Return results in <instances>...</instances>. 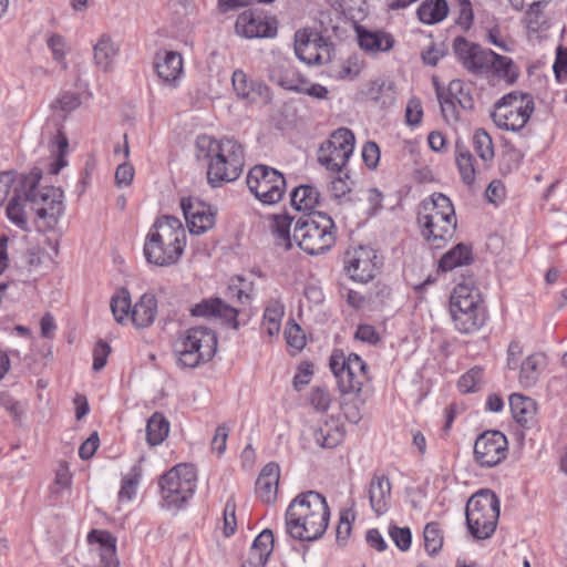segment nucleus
I'll return each mask as SVG.
<instances>
[{
    "mask_svg": "<svg viewBox=\"0 0 567 567\" xmlns=\"http://www.w3.org/2000/svg\"><path fill=\"white\" fill-rule=\"evenodd\" d=\"M41 179L40 171H32L28 175L20 176V185H23L24 202H29V208L34 210L35 225L40 231L53 230L64 213L63 193L56 187L38 188Z\"/></svg>",
    "mask_w": 567,
    "mask_h": 567,
    "instance_id": "5",
    "label": "nucleus"
},
{
    "mask_svg": "<svg viewBox=\"0 0 567 567\" xmlns=\"http://www.w3.org/2000/svg\"><path fill=\"white\" fill-rule=\"evenodd\" d=\"M118 53L120 45L109 34H103L93 45L94 65L105 73L112 72Z\"/></svg>",
    "mask_w": 567,
    "mask_h": 567,
    "instance_id": "26",
    "label": "nucleus"
},
{
    "mask_svg": "<svg viewBox=\"0 0 567 567\" xmlns=\"http://www.w3.org/2000/svg\"><path fill=\"white\" fill-rule=\"evenodd\" d=\"M293 241L309 255H320L336 243V225L324 213H315L299 218L293 228Z\"/></svg>",
    "mask_w": 567,
    "mask_h": 567,
    "instance_id": "7",
    "label": "nucleus"
},
{
    "mask_svg": "<svg viewBox=\"0 0 567 567\" xmlns=\"http://www.w3.org/2000/svg\"><path fill=\"white\" fill-rule=\"evenodd\" d=\"M450 312L461 333L477 331L486 319L480 290L472 282L457 284L450 297Z\"/></svg>",
    "mask_w": 567,
    "mask_h": 567,
    "instance_id": "6",
    "label": "nucleus"
},
{
    "mask_svg": "<svg viewBox=\"0 0 567 567\" xmlns=\"http://www.w3.org/2000/svg\"><path fill=\"white\" fill-rule=\"evenodd\" d=\"M72 485V474L65 463H61L55 472L52 493L60 495L64 491H69Z\"/></svg>",
    "mask_w": 567,
    "mask_h": 567,
    "instance_id": "53",
    "label": "nucleus"
},
{
    "mask_svg": "<svg viewBox=\"0 0 567 567\" xmlns=\"http://www.w3.org/2000/svg\"><path fill=\"white\" fill-rule=\"evenodd\" d=\"M169 422L159 413H154L146 425V440L150 445L161 444L168 435Z\"/></svg>",
    "mask_w": 567,
    "mask_h": 567,
    "instance_id": "45",
    "label": "nucleus"
},
{
    "mask_svg": "<svg viewBox=\"0 0 567 567\" xmlns=\"http://www.w3.org/2000/svg\"><path fill=\"white\" fill-rule=\"evenodd\" d=\"M159 486L166 506L179 508L195 492L196 470L190 464H178L161 477Z\"/></svg>",
    "mask_w": 567,
    "mask_h": 567,
    "instance_id": "12",
    "label": "nucleus"
},
{
    "mask_svg": "<svg viewBox=\"0 0 567 567\" xmlns=\"http://www.w3.org/2000/svg\"><path fill=\"white\" fill-rule=\"evenodd\" d=\"M197 156L208 162L207 181L213 187L236 181L245 166V151L234 138L216 140L200 135L196 141Z\"/></svg>",
    "mask_w": 567,
    "mask_h": 567,
    "instance_id": "2",
    "label": "nucleus"
},
{
    "mask_svg": "<svg viewBox=\"0 0 567 567\" xmlns=\"http://www.w3.org/2000/svg\"><path fill=\"white\" fill-rule=\"evenodd\" d=\"M48 244L50 245L53 255L45 256L41 248L31 249L27 255L30 267L38 268L45 261V258L49 261H52L53 257L58 255V243L55 240H48Z\"/></svg>",
    "mask_w": 567,
    "mask_h": 567,
    "instance_id": "58",
    "label": "nucleus"
},
{
    "mask_svg": "<svg viewBox=\"0 0 567 567\" xmlns=\"http://www.w3.org/2000/svg\"><path fill=\"white\" fill-rule=\"evenodd\" d=\"M320 193L309 185H301L291 193V204L297 210H311L319 204Z\"/></svg>",
    "mask_w": 567,
    "mask_h": 567,
    "instance_id": "44",
    "label": "nucleus"
},
{
    "mask_svg": "<svg viewBox=\"0 0 567 567\" xmlns=\"http://www.w3.org/2000/svg\"><path fill=\"white\" fill-rule=\"evenodd\" d=\"M247 186L259 202L274 205L281 200L286 192V179L275 168L256 165L247 175Z\"/></svg>",
    "mask_w": 567,
    "mask_h": 567,
    "instance_id": "13",
    "label": "nucleus"
},
{
    "mask_svg": "<svg viewBox=\"0 0 567 567\" xmlns=\"http://www.w3.org/2000/svg\"><path fill=\"white\" fill-rule=\"evenodd\" d=\"M295 52L302 62L321 65L331 60L332 45L318 33L305 29L295 34Z\"/></svg>",
    "mask_w": 567,
    "mask_h": 567,
    "instance_id": "16",
    "label": "nucleus"
},
{
    "mask_svg": "<svg viewBox=\"0 0 567 567\" xmlns=\"http://www.w3.org/2000/svg\"><path fill=\"white\" fill-rule=\"evenodd\" d=\"M482 383L483 370L482 368L475 367L460 378L457 386L461 392L470 393L478 391L482 386Z\"/></svg>",
    "mask_w": 567,
    "mask_h": 567,
    "instance_id": "50",
    "label": "nucleus"
},
{
    "mask_svg": "<svg viewBox=\"0 0 567 567\" xmlns=\"http://www.w3.org/2000/svg\"><path fill=\"white\" fill-rule=\"evenodd\" d=\"M447 13L449 6L445 0H424L416 11L420 21L425 24L439 23Z\"/></svg>",
    "mask_w": 567,
    "mask_h": 567,
    "instance_id": "43",
    "label": "nucleus"
},
{
    "mask_svg": "<svg viewBox=\"0 0 567 567\" xmlns=\"http://www.w3.org/2000/svg\"><path fill=\"white\" fill-rule=\"evenodd\" d=\"M285 316V306L279 299H270L264 311L261 330L269 337H276L281 329Z\"/></svg>",
    "mask_w": 567,
    "mask_h": 567,
    "instance_id": "38",
    "label": "nucleus"
},
{
    "mask_svg": "<svg viewBox=\"0 0 567 567\" xmlns=\"http://www.w3.org/2000/svg\"><path fill=\"white\" fill-rule=\"evenodd\" d=\"M141 477L142 467L140 465H134L122 480V485L118 492L120 502H130L135 497Z\"/></svg>",
    "mask_w": 567,
    "mask_h": 567,
    "instance_id": "48",
    "label": "nucleus"
},
{
    "mask_svg": "<svg viewBox=\"0 0 567 567\" xmlns=\"http://www.w3.org/2000/svg\"><path fill=\"white\" fill-rule=\"evenodd\" d=\"M80 105L79 96L74 93H64L52 104V107L68 114Z\"/></svg>",
    "mask_w": 567,
    "mask_h": 567,
    "instance_id": "63",
    "label": "nucleus"
},
{
    "mask_svg": "<svg viewBox=\"0 0 567 567\" xmlns=\"http://www.w3.org/2000/svg\"><path fill=\"white\" fill-rule=\"evenodd\" d=\"M545 368L546 357L543 353L528 355L520 364L518 381L522 386L535 385Z\"/></svg>",
    "mask_w": 567,
    "mask_h": 567,
    "instance_id": "36",
    "label": "nucleus"
},
{
    "mask_svg": "<svg viewBox=\"0 0 567 567\" xmlns=\"http://www.w3.org/2000/svg\"><path fill=\"white\" fill-rule=\"evenodd\" d=\"M455 163L463 183L468 186L473 185L481 169L477 167L474 156L460 141L455 143Z\"/></svg>",
    "mask_w": 567,
    "mask_h": 567,
    "instance_id": "32",
    "label": "nucleus"
},
{
    "mask_svg": "<svg viewBox=\"0 0 567 567\" xmlns=\"http://www.w3.org/2000/svg\"><path fill=\"white\" fill-rule=\"evenodd\" d=\"M192 315L196 317H218L227 322H236L238 311L234 306H229L218 298H210L194 306Z\"/></svg>",
    "mask_w": 567,
    "mask_h": 567,
    "instance_id": "29",
    "label": "nucleus"
},
{
    "mask_svg": "<svg viewBox=\"0 0 567 567\" xmlns=\"http://www.w3.org/2000/svg\"><path fill=\"white\" fill-rule=\"evenodd\" d=\"M391 489V482L385 475L374 474L371 477L367 486V496L375 515H383L390 508Z\"/></svg>",
    "mask_w": 567,
    "mask_h": 567,
    "instance_id": "24",
    "label": "nucleus"
},
{
    "mask_svg": "<svg viewBox=\"0 0 567 567\" xmlns=\"http://www.w3.org/2000/svg\"><path fill=\"white\" fill-rule=\"evenodd\" d=\"M389 535L400 550L405 551L410 548L412 534L409 527L391 526Z\"/></svg>",
    "mask_w": 567,
    "mask_h": 567,
    "instance_id": "56",
    "label": "nucleus"
},
{
    "mask_svg": "<svg viewBox=\"0 0 567 567\" xmlns=\"http://www.w3.org/2000/svg\"><path fill=\"white\" fill-rule=\"evenodd\" d=\"M155 69L162 82L176 87L183 74V58L175 51H162L155 56Z\"/></svg>",
    "mask_w": 567,
    "mask_h": 567,
    "instance_id": "23",
    "label": "nucleus"
},
{
    "mask_svg": "<svg viewBox=\"0 0 567 567\" xmlns=\"http://www.w3.org/2000/svg\"><path fill=\"white\" fill-rule=\"evenodd\" d=\"M533 112L532 95L515 91L506 94L495 104L492 117L497 127L517 132L525 127Z\"/></svg>",
    "mask_w": 567,
    "mask_h": 567,
    "instance_id": "10",
    "label": "nucleus"
},
{
    "mask_svg": "<svg viewBox=\"0 0 567 567\" xmlns=\"http://www.w3.org/2000/svg\"><path fill=\"white\" fill-rule=\"evenodd\" d=\"M272 549L274 534L270 529H265L255 538L248 557L244 564L265 567Z\"/></svg>",
    "mask_w": 567,
    "mask_h": 567,
    "instance_id": "30",
    "label": "nucleus"
},
{
    "mask_svg": "<svg viewBox=\"0 0 567 567\" xmlns=\"http://www.w3.org/2000/svg\"><path fill=\"white\" fill-rule=\"evenodd\" d=\"M458 11L457 24L468 29L473 22V10L468 0H455Z\"/></svg>",
    "mask_w": 567,
    "mask_h": 567,
    "instance_id": "64",
    "label": "nucleus"
},
{
    "mask_svg": "<svg viewBox=\"0 0 567 567\" xmlns=\"http://www.w3.org/2000/svg\"><path fill=\"white\" fill-rule=\"evenodd\" d=\"M235 28L239 35L247 39L271 38L275 37L277 32V28L274 22L269 21L266 17L251 11H244L239 14Z\"/></svg>",
    "mask_w": 567,
    "mask_h": 567,
    "instance_id": "20",
    "label": "nucleus"
},
{
    "mask_svg": "<svg viewBox=\"0 0 567 567\" xmlns=\"http://www.w3.org/2000/svg\"><path fill=\"white\" fill-rule=\"evenodd\" d=\"M217 350V337L205 327L185 331L175 343L177 362L184 368H196L212 360Z\"/></svg>",
    "mask_w": 567,
    "mask_h": 567,
    "instance_id": "9",
    "label": "nucleus"
},
{
    "mask_svg": "<svg viewBox=\"0 0 567 567\" xmlns=\"http://www.w3.org/2000/svg\"><path fill=\"white\" fill-rule=\"evenodd\" d=\"M488 73L499 81L513 84L519 76V68L511 58L495 53V59L492 60Z\"/></svg>",
    "mask_w": 567,
    "mask_h": 567,
    "instance_id": "41",
    "label": "nucleus"
},
{
    "mask_svg": "<svg viewBox=\"0 0 567 567\" xmlns=\"http://www.w3.org/2000/svg\"><path fill=\"white\" fill-rule=\"evenodd\" d=\"M311 435L318 446L332 449L342 442L344 432L337 422L326 421L318 427L312 429Z\"/></svg>",
    "mask_w": 567,
    "mask_h": 567,
    "instance_id": "37",
    "label": "nucleus"
},
{
    "mask_svg": "<svg viewBox=\"0 0 567 567\" xmlns=\"http://www.w3.org/2000/svg\"><path fill=\"white\" fill-rule=\"evenodd\" d=\"M424 547L430 555L436 554L443 545V536L436 523H429L423 532Z\"/></svg>",
    "mask_w": 567,
    "mask_h": 567,
    "instance_id": "51",
    "label": "nucleus"
},
{
    "mask_svg": "<svg viewBox=\"0 0 567 567\" xmlns=\"http://www.w3.org/2000/svg\"><path fill=\"white\" fill-rule=\"evenodd\" d=\"M47 44L52 52L53 59L61 64L63 69H66L65 55H66V44L63 37L60 34H52Z\"/></svg>",
    "mask_w": 567,
    "mask_h": 567,
    "instance_id": "54",
    "label": "nucleus"
},
{
    "mask_svg": "<svg viewBox=\"0 0 567 567\" xmlns=\"http://www.w3.org/2000/svg\"><path fill=\"white\" fill-rule=\"evenodd\" d=\"M555 78L558 82H567V49L558 47L553 65Z\"/></svg>",
    "mask_w": 567,
    "mask_h": 567,
    "instance_id": "60",
    "label": "nucleus"
},
{
    "mask_svg": "<svg viewBox=\"0 0 567 567\" xmlns=\"http://www.w3.org/2000/svg\"><path fill=\"white\" fill-rule=\"evenodd\" d=\"M359 45L368 53L386 52L393 48L394 39L383 31L358 30Z\"/></svg>",
    "mask_w": 567,
    "mask_h": 567,
    "instance_id": "31",
    "label": "nucleus"
},
{
    "mask_svg": "<svg viewBox=\"0 0 567 567\" xmlns=\"http://www.w3.org/2000/svg\"><path fill=\"white\" fill-rule=\"evenodd\" d=\"M157 316V300L152 292H145L133 306L130 320L137 329L148 328Z\"/></svg>",
    "mask_w": 567,
    "mask_h": 567,
    "instance_id": "28",
    "label": "nucleus"
},
{
    "mask_svg": "<svg viewBox=\"0 0 567 567\" xmlns=\"http://www.w3.org/2000/svg\"><path fill=\"white\" fill-rule=\"evenodd\" d=\"M231 82L236 95L247 103H254L259 97H268V87L251 81L241 70L234 71Z\"/></svg>",
    "mask_w": 567,
    "mask_h": 567,
    "instance_id": "27",
    "label": "nucleus"
},
{
    "mask_svg": "<svg viewBox=\"0 0 567 567\" xmlns=\"http://www.w3.org/2000/svg\"><path fill=\"white\" fill-rule=\"evenodd\" d=\"M24 198L23 185L18 183L13 188L12 197L7 206V217L22 230L28 228L27 207L29 206V202H24Z\"/></svg>",
    "mask_w": 567,
    "mask_h": 567,
    "instance_id": "35",
    "label": "nucleus"
},
{
    "mask_svg": "<svg viewBox=\"0 0 567 567\" xmlns=\"http://www.w3.org/2000/svg\"><path fill=\"white\" fill-rule=\"evenodd\" d=\"M423 117L422 103L417 97L409 100L405 107V122L410 126H417Z\"/></svg>",
    "mask_w": 567,
    "mask_h": 567,
    "instance_id": "59",
    "label": "nucleus"
},
{
    "mask_svg": "<svg viewBox=\"0 0 567 567\" xmlns=\"http://www.w3.org/2000/svg\"><path fill=\"white\" fill-rule=\"evenodd\" d=\"M329 518L327 501L320 493H301L292 499L286 511V532L293 539L312 542L324 534Z\"/></svg>",
    "mask_w": 567,
    "mask_h": 567,
    "instance_id": "1",
    "label": "nucleus"
},
{
    "mask_svg": "<svg viewBox=\"0 0 567 567\" xmlns=\"http://www.w3.org/2000/svg\"><path fill=\"white\" fill-rule=\"evenodd\" d=\"M444 94L457 102L464 110H472L474 107V100L470 93V89L462 80H452L449 83L447 90L444 91Z\"/></svg>",
    "mask_w": 567,
    "mask_h": 567,
    "instance_id": "47",
    "label": "nucleus"
},
{
    "mask_svg": "<svg viewBox=\"0 0 567 567\" xmlns=\"http://www.w3.org/2000/svg\"><path fill=\"white\" fill-rule=\"evenodd\" d=\"M421 233L433 249L443 248L455 234L457 220L452 202L441 193L424 200L417 217Z\"/></svg>",
    "mask_w": 567,
    "mask_h": 567,
    "instance_id": "4",
    "label": "nucleus"
},
{
    "mask_svg": "<svg viewBox=\"0 0 567 567\" xmlns=\"http://www.w3.org/2000/svg\"><path fill=\"white\" fill-rule=\"evenodd\" d=\"M279 478L278 464L271 462L262 467L256 482V493L264 503L272 504L277 499Z\"/></svg>",
    "mask_w": 567,
    "mask_h": 567,
    "instance_id": "25",
    "label": "nucleus"
},
{
    "mask_svg": "<svg viewBox=\"0 0 567 567\" xmlns=\"http://www.w3.org/2000/svg\"><path fill=\"white\" fill-rule=\"evenodd\" d=\"M354 142V134L349 128H338L321 144L318 162L326 169L340 173L353 153Z\"/></svg>",
    "mask_w": 567,
    "mask_h": 567,
    "instance_id": "14",
    "label": "nucleus"
},
{
    "mask_svg": "<svg viewBox=\"0 0 567 567\" xmlns=\"http://www.w3.org/2000/svg\"><path fill=\"white\" fill-rule=\"evenodd\" d=\"M487 41L505 52H512L514 50V42L507 39L497 27L487 31Z\"/></svg>",
    "mask_w": 567,
    "mask_h": 567,
    "instance_id": "61",
    "label": "nucleus"
},
{
    "mask_svg": "<svg viewBox=\"0 0 567 567\" xmlns=\"http://www.w3.org/2000/svg\"><path fill=\"white\" fill-rule=\"evenodd\" d=\"M86 539L100 557V567H120L116 555V538L110 532L92 529Z\"/></svg>",
    "mask_w": 567,
    "mask_h": 567,
    "instance_id": "22",
    "label": "nucleus"
},
{
    "mask_svg": "<svg viewBox=\"0 0 567 567\" xmlns=\"http://www.w3.org/2000/svg\"><path fill=\"white\" fill-rule=\"evenodd\" d=\"M310 404L319 412L329 410L332 396L324 388H313L310 392Z\"/></svg>",
    "mask_w": 567,
    "mask_h": 567,
    "instance_id": "55",
    "label": "nucleus"
},
{
    "mask_svg": "<svg viewBox=\"0 0 567 567\" xmlns=\"http://www.w3.org/2000/svg\"><path fill=\"white\" fill-rule=\"evenodd\" d=\"M236 504L234 499H228L224 508V534L228 537L236 530Z\"/></svg>",
    "mask_w": 567,
    "mask_h": 567,
    "instance_id": "62",
    "label": "nucleus"
},
{
    "mask_svg": "<svg viewBox=\"0 0 567 567\" xmlns=\"http://www.w3.org/2000/svg\"><path fill=\"white\" fill-rule=\"evenodd\" d=\"M468 532L476 539L489 538L497 526L499 517V499L489 489L475 493L467 501L465 508Z\"/></svg>",
    "mask_w": 567,
    "mask_h": 567,
    "instance_id": "8",
    "label": "nucleus"
},
{
    "mask_svg": "<svg viewBox=\"0 0 567 567\" xmlns=\"http://www.w3.org/2000/svg\"><path fill=\"white\" fill-rule=\"evenodd\" d=\"M186 238V230L177 217L165 215L157 218L144 243L147 262L158 267L175 265L184 254Z\"/></svg>",
    "mask_w": 567,
    "mask_h": 567,
    "instance_id": "3",
    "label": "nucleus"
},
{
    "mask_svg": "<svg viewBox=\"0 0 567 567\" xmlns=\"http://www.w3.org/2000/svg\"><path fill=\"white\" fill-rule=\"evenodd\" d=\"M509 408L514 420L522 425H527L535 419L536 403L530 398L512 394L509 396Z\"/></svg>",
    "mask_w": 567,
    "mask_h": 567,
    "instance_id": "40",
    "label": "nucleus"
},
{
    "mask_svg": "<svg viewBox=\"0 0 567 567\" xmlns=\"http://www.w3.org/2000/svg\"><path fill=\"white\" fill-rule=\"evenodd\" d=\"M285 339L289 347L300 351L306 346V336L298 323L289 320L285 328Z\"/></svg>",
    "mask_w": 567,
    "mask_h": 567,
    "instance_id": "52",
    "label": "nucleus"
},
{
    "mask_svg": "<svg viewBox=\"0 0 567 567\" xmlns=\"http://www.w3.org/2000/svg\"><path fill=\"white\" fill-rule=\"evenodd\" d=\"M454 52L463 66L474 74H487L495 52L471 43L464 38H456L453 44Z\"/></svg>",
    "mask_w": 567,
    "mask_h": 567,
    "instance_id": "18",
    "label": "nucleus"
},
{
    "mask_svg": "<svg viewBox=\"0 0 567 567\" xmlns=\"http://www.w3.org/2000/svg\"><path fill=\"white\" fill-rule=\"evenodd\" d=\"M550 0H509L515 10H525L524 22L532 32H538L543 22L542 10Z\"/></svg>",
    "mask_w": 567,
    "mask_h": 567,
    "instance_id": "33",
    "label": "nucleus"
},
{
    "mask_svg": "<svg viewBox=\"0 0 567 567\" xmlns=\"http://www.w3.org/2000/svg\"><path fill=\"white\" fill-rule=\"evenodd\" d=\"M131 295L128 290L121 289L111 298V310L114 319L123 324L130 321L132 311Z\"/></svg>",
    "mask_w": 567,
    "mask_h": 567,
    "instance_id": "46",
    "label": "nucleus"
},
{
    "mask_svg": "<svg viewBox=\"0 0 567 567\" xmlns=\"http://www.w3.org/2000/svg\"><path fill=\"white\" fill-rule=\"evenodd\" d=\"M473 145L483 162L494 158V146L491 136L484 130H476L473 136Z\"/></svg>",
    "mask_w": 567,
    "mask_h": 567,
    "instance_id": "49",
    "label": "nucleus"
},
{
    "mask_svg": "<svg viewBox=\"0 0 567 567\" xmlns=\"http://www.w3.org/2000/svg\"><path fill=\"white\" fill-rule=\"evenodd\" d=\"M269 228L276 238L277 245L289 250L293 238L290 236L292 218L288 214H274L268 217Z\"/></svg>",
    "mask_w": 567,
    "mask_h": 567,
    "instance_id": "39",
    "label": "nucleus"
},
{
    "mask_svg": "<svg viewBox=\"0 0 567 567\" xmlns=\"http://www.w3.org/2000/svg\"><path fill=\"white\" fill-rule=\"evenodd\" d=\"M181 208L190 234L202 235L215 226L216 212L206 203L193 197L182 198Z\"/></svg>",
    "mask_w": 567,
    "mask_h": 567,
    "instance_id": "19",
    "label": "nucleus"
},
{
    "mask_svg": "<svg viewBox=\"0 0 567 567\" xmlns=\"http://www.w3.org/2000/svg\"><path fill=\"white\" fill-rule=\"evenodd\" d=\"M365 94L381 107H390L395 103L396 90L393 81L377 79L370 82Z\"/></svg>",
    "mask_w": 567,
    "mask_h": 567,
    "instance_id": "34",
    "label": "nucleus"
},
{
    "mask_svg": "<svg viewBox=\"0 0 567 567\" xmlns=\"http://www.w3.org/2000/svg\"><path fill=\"white\" fill-rule=\"evenodd\" d=\"M472 259V248L465 244H457L441 257L439 268L442 271H451L456 267L468 265Z\"/></svg>",
    "mask_w": 567,
    "mask_h": 567,
    "instance_id": "42",
    "label": "nucleus"
},
{
    "mask_svg": "<svg viewBox=\"0 0 567 567\" xmlns=\"http://www.w3.org/2000/svg\"><path fill=\"white\" fill-rule=\"evenodd\" d=\"M508 454L507 437L497 430L483 432L474 444V458L482 467H494Z\"/></svg>",
    "mask_w": 567,
    "mask_h": 567,
    "instance_id": "15",
    "label": "nucleus"
},
{
    "mask_svg": "<svg viewBox=\"0 0 567 567\" xmlns=\"http://www.w3.org/2000/svg\"><path fill=\"white\" fill-rule=\"evenodd\" d=\"M329 367L337 379L341 393H360L369 380L367 363L355 353L346 355L342 351L332 352Z\"/></svg>",
    "mask_w": 567,
    "mask_h": 567,
    "instance_id": "11",
    "label": "nucleus"
},
{
    "mask_svg": "<svg viewBox=\"0 0 567 567\" xmlns=\"http://www.w3.org/2000/svg\"><path fill=\"white\" fill-rule=\"evenodd\" d=\"M437 99L441 105V111L443 114V117L447 122H456L460 117V114L456 109L457 102L453 101L449 96L444 94V91L436 89Z\"/></svg>",
    "mask_w": 567,
    "mask_h": 567,
    "instance_id": "57",
    "label": "nucleus"
},
{
    "mask_svg": "<svg viewBox=\"0 0 567 567\" xmlns=\"http://www.w3.org/2000/svg\"><path fill=\"white\" fill-rule=\"evenodd\" d=\"M269 80L278 86L293 92H301L307 78L289 60H279L269 70Z\"/></svg>",
    "mask_w": 567,
    "mask_h": 567,
    "instance_id": "21",
    "label": "nucleus"
},
{
    "mask_svg": "<svg viewBox=\"0 0 567 567\" xmlns=\"http://www.w3.org/2000/svg\"><path fill=\"white\" fill-rule=\"evenodd\" d=\"M380 265L377 251L371 247L359 246L346 252L344 269L354 281L372 280L377 276Z\"/></svg>",
    "mask_w": 567,
    "mask_h": 567,
    "instance_id": "17",
    "label": "nucleus"
}]
</instances>
